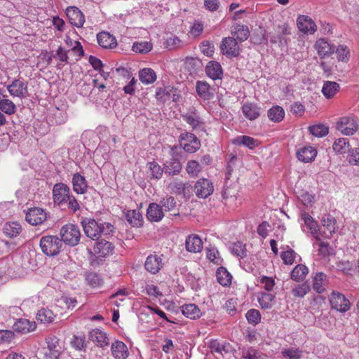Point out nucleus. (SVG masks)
<instances>
[{
  "label": "nucleus",
  "mask_w": 359,
  "mask_h": 359,
  "mask_svg": "<svg viewBox=\"0 0 359 359\" xmlns=\"http://www.w3.org/2000/svg\"><path fill=\"white\" fill-rule=\"evenodd\" d=\"M197 95L203 100H210L214 95L210 85L205 81H198L196 83Z\"/></svg>",
  "instance_id": "obj_19"
},
{
  "label": "nucleus",
  "mask_w": 359,
  "mask_h": 359,
  "mask_svg": "<svg viewBox=\"0 0 359 359\" xmlns=\"http://www.w3.org/2000/svg\"><path fill=\"white\" fill-rule=\"evenodd\" d=\"M337 128L344 135H352L358 130V126L353 116H343L337 122Z\"/></svg>",
  "instance_id": "obj_5"
},
{
  "label": "nucleus",
  "mask_w": 359,
  "mask_h": 359,
  "mask_svg": "<svg viewBox=\"0 0 359 359\" xmlns=\"http://www.w3.org/2000/svg\"><path fill=\"white\" fill-rule=\"evenodd\" d=\"M340 86L335 81H324L322 93L327 99L333 98L335 95L339 91Z\"/></svg>",
  "instance_id": "obj_27"
},
{
  "label": "nucleus",
  "mask_w": 359,
  "mask_h": 359,
  "mask_svg": "<svg viewBox=\"0 0 359 359\" xmlns=\"http://www.w3.org/2000/svg\"><path fill=\"white\" fill-rule=\"evenodd\" d=\"M168 187L172 193L182 194L184 192L186 184L178 179H175L168 184Z\"/></svg>",
  "instance_id": "obj_51"
},
{
  "label": "nucleus",
  "mask_w": 359,
  "mask_h": 359,
  "mask_svg": "<svg viewBox=\"0 0 359 359\" xmlns=\"http://www.w3.org/2000/svg\"><path fill=\"white\" fill-rule=\"evenodd\" d=\"M242 111L245 117L250 121L255 120L259 116V109L254 103L246 102L243 104Z\"/></svg>",
  "instance_id": "obj_29"
},
{
  "label": "nucleus",
  "mask_w": 359,
  "mask_h": 359,
  "mask_svg": "<svg viewBox=\"0 0 359 359\" xmlns=\"http://www.w3.org/2000/svg\"><path fill=\"white\" fill-rule=\"evenodd\" d=\"M258 282L264 285V287L267 291H271L275 285V281L271 277L264 276L261 277Z\"/></svg>",
  "instance_id": "obj_63"
},
{
  "label": "nucleus",
  "mask_w": 359,
  "mask_h": 359,
  "mask_svg": "<svg viewBox=\"0 0 359 359\" xmlns=\"http://www.w3.org/2000/svg\"><path fill=\"white\" fill-rule=\"evenodd\" d=\"M339 61L347 62L349 60L350 51L345 45H339L334 50Z\"/></svg>",
  "instance_id": "obj_52"
},
{
  "label": "nucleus",
  "mask_w": 359,
  "mask_h": 359,
  "mask_svg": "<svg viewBox=\"0 0 359 359\" xmlns=\"http://www.w3.org/2000/svg\"><path fill=\"white\" fill-rule=\"evenodd\" d=\"M163 267L161 256L157 255H149L144 263L145 269L151 274H156Z\"/></svg>",
  "instance_id": "obj_16"
},
{
  "label": "nucleus",
  "mask_w": 359,
  "mask_h": 359,
  "mask_svg": "<svg viewBox=\"0 0 359 359\" xmlns=\"http://www.w3.org/2000/svg\"><path fill=\"white\" fill-rule=\"evenodd\" d=\"M139 79L143 84L149 85L156 81L157 76L152 69L143 68L139 71Z\"/></svg>",
  "instance_id": "obj_31"
},
{
  "label": "nucleus",
  "mask_w": 359,
  "mask_h": 359,
  "mask_svg": "<svg viewBox=\"0 0 359 359\" xmlns=\"http://www.w3.org/2000/svg\"><path fill=\"white\" fill-rule=\"evenodd\" d=\"M7 89L11 95L20 98L25 97L28 93L27 83L20 79H15L7 86Z\"/></svg>",
  "instance_id": "obj_13"
},
{
  "label": "nucleus",
  "mask_w": 359,
  "mask_h": 359,
  "mask_svg": "<svg viewBox=\"0 0 359 359\" xmlns=\"http://www.w3.org/2000/svg\"><path fill=\"white\" fill-rule=\"evenodd\" d=\"M205 73L208 77L213 80H217L222 79L223 72L222 68L218 62L210 61L206 65Z\"/></svg>",
  "instance_id": "obj_26"
},
{
  "label": "nucleus",
  "mask_w": 359,
  "mask_h": 359,
  "mask_svg": "<svg viewBox=\"0 0 359 359\" xmlns=\"http://www.w3.org/2000/svg\"><path fill=\"white\" fill-rule=\"evenodd\" d=\"M112 355L116 359H126L129 355L127 346L121 341H116L111 346Z\"/></svg>",
  "instance_id": "obj_22"
},
{
  "label": "nucleus",
  "mask_w": 359,
  "mask_h": 359,
  "mask_svg": "<svg viewBox=\"0 0 359 359\" xmlns=\"http://www.w3.org/2000/svg\"><path fill=\"white\" fill-rule=\"evenodd\" d=\"M185 245L187 250L192 253L200 252L203 250V241L195 234L189 235L187 238Z\"/></svg>",
  "instance_id": "obj_20"
},
{
  "label": "nucleus",
  "mask_w": 359,
  "mask_h": 359,
  "mask_svg": "<svg viewBox=\"0 0 359 359\" xmlns=\"http://www.w3.org/2000/svg\"><path fill=\"white\" fill-rule=\"evenodd\" d=\"M89 339L102 348L109 344V339L106 333L97 328L90 332Z\"/></svg>",
  "instance_id": "obj_24"
},
{
  "label": "nucleus",
  "mask_w": 359,
  "mask_h": 359,
  "mask_svg": "<svg viewBox=\"0 0 359 359\" xmlns=\"http://www.w3.org/2000/svg\"><path fill=\"white\" fill-rule=\"evenodd\" d=\"M275 295L271 293L259 292L257 294V301L262 309H270L273 305Z\"/></svg>",
  "instance_id": "obj_34"
},
{
  "label": "nucleus",
  "mask_w": 359,
  "mask_h": 359,
  "mask_svg": "<svg viewBox=\"0 0 359 359\" xmlns=\"http://www.w3.org/2000/svg\"><path fill=\"white\" fill-rule=\"evenodd\" d=\"M349 141L345 137L337 139L332 144L334 151L339 154H342L346 153L347 151H349Z\"/></svg>",
  "instance_id": "obj_40"
},
{
  "label": "nucleus",
  "mask_w": 359,
  "mask_h": 359,
  "mask_svg": "<svg viewBox=\"0 0 359 359\" xmlns=\"http://www.w3.org/2000/svg\"><path fill=\"white\" fill-rule=\"evenodd\" d=\"M218 283L224 287H229L231 284L232 276L226 268L220 266L216 272Z\"/></svg>",
  "instance_id": "obj_35"
},
{
  "label": "nucleus",
  "mask_w": 359,
  "mask_h": 359,
  "mask_svg": "<svg viewBox=\"0 0 359 359\" xmlns=\"http://www.w3.org/2000/svg\"><path fill=\"white\" fill-rule=\"evenodd\" d=\"M301 351L299 348H285L281 351L284 357H288L290 359H300Z\"/></svg>",
  "instance_id": "obj_59"
},
{
  "label": "nucleus",
  "mask_w": 359,
  "mask_h": 359,
  "mask_svg": "<svg viewBox=\"0 0 359 359\" xmlns=\"http://www.w3.org/2000/svg\"><path fill=\"white\" fill-rule=\"evenodd\" d=\"M182 314L190 319H198L202 316L200 309L194 304H187L182 306Z\"/></svg>",
  "instance_id": "obj_32"
},
{
  "label": "nucleus",
  "mask_w": 359,
  "mask_h": 359,
  "mask_svg": "<svg viewBox=\"0 0 359 359\" xmlns=\"http://www.w3.org/2000/svg\"><path fill=\"white\" fill-rule=\"evenodd\" d=\"M296 255L297 254L293 250L289 249L282 252L280 254V257L285 264L292 265L295 261Z\"/></svg>",
  "instance_id": "obj_56"
},
{
  "label": "nucleus",
  "mask_w": 359,
  "mask_h": 359,
  "mask_svg": "<svg viewBox=\"0 0 359 359\" xmlns=\"http://www.w3.org/2000/svg\"><path fill=\"white\" fill-rule=\"evenodd\" d=\"M66 15L69 22L79 28L82 27L85 22V17L83 13L76 6L68 7L66 10Z\"/></svg>",
  "instance_id": "obj_14"
},
{
  "label": "nucleus",
  "mask_w": 359,
  "mask_h": 359,
  "mask_svg": "<svg viewBox=\"0 0 359 359\" xmlns=\"http://www.w3.org/2000/svg\"><path fill=\"white\" fill-rule=\"evenodd\" d=\"M348 161L351 165H359V148H353L349 151Z\"/></svg>",
  "instance_id": "obj_64"
},
{
  "label": "nucleus",
  "mask_w": 359,
  "mask_h": 359,
  "mask_svg": "<svg viewBox=\"0 0 359 359\" xmlns=\"http://www.w3.org/2000/svg\"><path fill=\"white\" fill-rule=\"evenodd\" d=\"M0 110L8 115H12L16 111V107L11 100L4 99L0 101Z\"/></svg>",
  "instance_id": "obj_49"
},
{
  "label": "nucleus",
  "mask_w": 359,
  "mask_h": 359,
  "mask_svg": "<svg viewBox=\"0 0 359 359\" xmlns=\"http://www.w3.org/2000/svg\"><path fill=\"white\" fill-rule=\"evenodd\" d=\"M36 327L35 322L24 318L18 320L13 326L14 331L21 334L34 331Z\"/></svg>",
  "instance_id": "obj_21"
},
{
  "label": "nucleus",
  "mask_w": 359,
  "mask_h": 359,
  "mask_svg": "<svg viewBox=\"0 0 359 359\" xmlns=\"http://www.w3.org/2000/svg\"><path fill=\"white\" fill-rule=\"evenodd\" d=\"M183 120L186 121L193 130L200 128L203 125L201 117L196 113L187 114L182 115Z\"/></svg>",
  "instance_id": "obj_43"
},
{
  "label": "nucleus",
  "mask_w": 359,
  "mask_h": 359,
  "mask_svg": "<svg viewBox=\"0 0 359 359\" xmlns=\"http://www.w3.org/2000/svg\"><path fill=\"white\" fill-rule=\"evenodd\" d=\"M232 252L238 257H243L245 256V246L242 242L237 241L233 243Z\"/></svg>",
  "instance_id": "obj_61"
},
{
  "label": "nucleus",
  "mask_w": 359,
  "mask_h": 359,
  "mask_svg": "<svg viewBox=\"0 0 359 359\" xmlns=\"http://www.w3.org/2000/svg\"><path fill=\"white\" fill-rule=\"evenodd\" d=\"M40 247L47 256H55L60 253L62 242L57 236H46L41 238Z\"/></svg>",
  "instance_id": "obj_3"
},
{
  "label": "nucleus",
  "mask_w": 359,
  "mask_h": 359,
  "mask_svg": "<svg viewBox=\"0 0 359 359\" xmlns=\"http://www.w3.org/2000/svg\"><path fill=\"white\" fill-rule=\"evenodd\" d=\"M128 222L133 226H138L142 224V215L137 210H130L126 213Z\"/></svg>",
  "instance_id": "obj_45"
},
{
  "label": "nucleus",
  "mask_w": 359,
  "mask_h": 359,
  "mask_svg": "<svg viewBox=\"0 0 359 359\" xmlns=\"http://www.w3.org/2000/svg\"><path fill=\"white\" fill-rule=\"evenodd\" d=\"M309 132L315 137H322L329 133V128L323 124H318L309 128Z\"/></svg>",
  "instance_id": "obj_48"
},
{
  "label": "nucleus",
  "mask_w": 359,
  "mask_h": 359,
  "mask_svg": "<svg viewBox=\"0 0 359 359\" xmlns=\"http://www.w3.org/2000/svg\"><path fill=\"white\" fill-rule=\"evenodd\" d=\"M322 225L327 229L328 233H321V238H330L337 230V220L330 214L323 215L321 219Z\"/></svg>",
  "instance_id": "obj_15"
},
{
  "label": "nucleus",
  "mask_w": 359,
  "mask_h": 359,
  "mask_svg": "<svg viewBox=\"0 0 359 359\" xmlns=\"http://www.w3.org/2000/svg\"><path fill=\"white\" fill-rule=\"evenodd\" d=\"M159 205L165 212L172 211L176 207V201L172 196H167L161 200Z\"/></svg>",
  "instance_id": "obj_55"
},
{
  "label": "nucleus",
  "mask_w": 359,
  "mask_h": 359,
  "mask_svg": "<svg viewBox=\"0 0 359 359\" xmlns=\"http://www.w3.org/2000/svg\"><path fill=\"white\" fill-rule=\"evenodd\" d=\"M234 35L238 41H245L249 36L248 27L245 25H237L234 27Z\"/></svg>",
  "instance_id": "obj_53"
},
{
  "label": "nucleus",
  "mask_w": 359,
  "mask_h": 359,
  "mask_svg": "<svg viewBox=\"0 0 359 359\" xmlns=\"http://www.w3.org/2000/svg\"><path fill=\"white\" fill-rule=\"evenodd\" d=\"M55 315L48 308L39 309L36 313V318L41 323H50L53 322Z\"/></svg>",
  "instance_id": "obj_38"
},
{
  "label": "nucleus",
  "mask_w": 359,
  "mask_h": 359,
  "mask_svg": "<svg viewBox=\"0 0 359 359\" xmlns=\"http://www.w3.org/2000/svg\"><path fill=\"white\" fill-rule=\"evenodd\" d=\"M98 44L103 48L112 49L116 47V38L107 32H101L97 34Z\"/></svg>",
  "instance_id": "obj_18"
},
{
  "label": "nucleus",
  "mask_w": 359,
  "mask_h": 359,
  "mask_svg": "<svg viewBox=\"0 0 359 359\" xmlns=\"http://www.w3.org/2000/svg\"><path fill=\"white\" fill-rule=\"evenodd\" d=\"M311 290L310 285L307 283L297 285L292 290V294L294 297H304Z\"/></svg>",
  "instance_id": "obj_50"
},
{
  "label": "nucleus",
  "mask_w": 359,
  "mask_h": 359,
  "mask_svg": "<svg viewBox=\"0 0 359 359\" xmlns=\"http://www.w3.org/2000/svg\"><path fill=\"white\" fill-rule=\"evenodd\" d=\"M60 234L62 242L72 247L77 245L81 239L80 229L73 224L64 225L60 229Z\"/></svg>",
  "instance_id": "obj_2"
},
{
  "label": "nucleus",
  "mask_w": 359,
  "mask_h": 359,
  "mask_svg": "<svg viewBox=\"0 0 359 359\" xmlns=\"http://www.w3.org/2000/svg\"><path fill=\"white\" fill-rule=\"evenodd\" d=\"M153 45L150 41H137L133 45L132 50L140 54H146L152 50Z\"/></svg>",
  "instance_id": "obj_46"
},
{
  "label": "nucleus",
  "mask_w": 359,
  "mask_h": 359,
  "mask_svg": "<svg viewBox=\"0 0 359 359\" xmlns=\"http://www.w3.org/2000/svg\"><path fill=\"white\" fill-rule=\"evenodd\" d=\"M233 143L237 145H243L250 149H253L258 146V141L252 137L247 135L238 136L233 141Z\"/></svg>",
  "instance_id": "obj_42"
},
{
  "label": "nucleus",
  "mask_w": 359,
  "mask_h": 359,
  "mask_svg": "<svg viewBox=\"0 0 359 359\" xmlns=\"http://www.w3.org/2000/svg\"><path fill=\"white\" fill-rule=\"evenodd\" d=\"M112 244L106 241L105 240H102L96 243L94 246V251L97 253L100 257H105L112 253L113 251Z\"/></svg>",
  "instance_id": "obj_33"
},
{
  "label": "nucleus",
  "mask_w": 359,
  "mask_h": 359,
  "mask_svg": "<svg viewBox=\"0 0 359 359\" xmlns=\"http://www.w3.org/2000/svg\"><path fill=\"white\" fill-rule=\"evenodd\" d=\"M213 184L208 179L201 178L195 183L194 191L198 198H206L213 193Z\"/></svg>",
  "instance_id": "obj_7"
},
{
  "label": "nucleus",
  "mask_w": 359,
  "mask_h": 359,
  "mask_svg": "<svg viewBox=\"0 0 359 359\" xmlns=\"http://www.w3.org/2000/svg\"><path fill=\"white\" fill-rule=\"evenodd\" d=\"M147 217L151 222H159L164 217L163 210L159 204L150 203L147 210Z\"/></svg>",
  "instance_id": "obj_23"
},
{
  "label": "nucleus",
  "mask_w": 359,
  "mask_h": 359,
  "mask_svg": "<svg viewBox=\"0 0 359 359\" xmlns=\"http://www.w3.org/2000/svg\"><path fill=\"white\" fill-rule=\"evenodd\" d=\"M297 21L299 29L304 34H313L317 29L314 21L307 15H299Z\"/></svg>",
  "instance_id": "obj_17"
},
{
  "label": "nucleus",
  "mask_w": 359,
  "mask_h": 359,
  "mask_svg": "<svg viewBox=\"0 0 359 359\" xmlns=\"http://www.w3.org/2000/svg\"><path fill=\"white\" fill-rule=\"evenodd\" d=\"M301 219L304 225L309 229L312 236L317 240H321V232L318 222L306 212L301 213Z\"/></svg>",
  "instance_id": "obj_12"
},
{
  "label": "nucleus",
  "mask_w": 359,
  "mask_h": 359,
  "mask_svg": "<svg viewBox=\"0 0 359 359\" xmlns=\"http://www.w3.org/2000/svg\"><path fill=\"white\" fill-rule=\"evenodd\" d=\"M15 339L13 331L0 330V344H9Z\"/></svg>",
  "instance_id": "obj_60"
},
{
  "label": "nucleus",
  "mask_w": 359,
  "mask_h": 359,
  "mask_svg": "<svg viewBox=\"0 0 359 359\" xmlns=\"http://www.w3.org/2000/svg\"><path fill=\"white\" fill-rule=\"evenodd\" d=\"M70 196L69 187L63 183L55 184L53 189V198L55 203L61 205L67 200Z\"/></svg>",
  "instance_id": "obj_11"
},
{
  "label": "nucleus",
  "mask_w": 359,
  "mask_h": 359,
  "mask_svg": "<svg viewBox=\"0 0 359 359\" xmlns=\"http://www.w3.org/2000/svg\"><path fill=\"white\" fill-rule=\"evenodd\" d=\"M165 172L170 175H177L182 171V163L178 158H173L167 161L165 165Z\"/></svg>",
  "instance_id": "obj_39"
},
{
  "label": "nucleus",
  "mask_w": 359,
  "mask_h": 359,
  "mask_svg": "<svg viewBox=\"0 0 359 359\" xmlns=\"http://www.w3.org/2000/svg\"><path fill=\"white\" fill-rule=\"evenodd\" d=\"M245 316L248 323L250 324L257 325L261 321V314L257 309H250L246 313Z\"/></svg>",
  "instance_id": "obj_57"
},
{
  "label": "nucleus",
  "mask_w": 359,
  "mask_h": 359,
  "mask_svg": "<svg viewBox=\"0 0 359 359\" xmlns=\"http://www.w3.org/2000/svg\"><path fill=\"white\" fill-rule=\"evenodd\" d=\"M73 190L78 194H83L88 191V184L86 178L79 173H75L72 177Z\"/></svg>",
  "instance_id": "obj_25"
},
{
  "label": "nucleus",
  "mask_w": 359,
  "mask_h": 359,
  "mask_svg": "<svg viewBox=\"0 0 359 359\" xmlns=\"http://www.w3.org/2000/svg\"><path fill=\"white\" fill-rule=\"evenodd\" d=\"M309 272L308 268L304 264L297 265L291 272V278L295 281L303 280Z\"/></svg>",
  "instance_id": "obj_44"
},
{
  "label": "nucleus",
  "mask_w": 359,
  "mask_h": 359,
  "mask_svg": "<svg viewBox=\"0 0 359 359\" xmlns=\"http://www.w3.org/2000/svg\"><path fill=\"white\" fill-rule=\"evenodd\" d=\"M186 172L191 177H197L202 171V166L196 160H189L186 165Z\"/></svg>",
  "instance_id": "obj_41"
},
{
  "label": "nucleus",
  "mask_w": 359,
  "mask_h": 359,
  "mask_svg": "<svg viewBox=\"0 0 359 359\" xmlns=\"http://www.w3.org/2000/svg\"><path fill=\"white\" fill-rule=\"evenodd\" d=\"M317 155V151L315 148L309 146L300 149L297 156L299 161L308 163L313 161Z\"/></svg>",
  "instance_id": "obj_30"
},
{
  "label": "nucleus",
  "mask_w": 359,
  "mask_h": 359,
  "mask_svg": "<svg viewBox=\"0 0 359 359\" xmlns=\"http://www.w3.org/2000/svg\"><path fill=\"white\" fill-rule=\"evenodd\" d=\"M25 219L29 224L37 226L46 220L47 214L42 208H33L28 210Z\"/></svg>",
  "instance_id": "obj_9"
},
{
  "label": "nucleus",
  "mask_w": 359,
  "mask_h": 359,
  "mask_svg": "<svg viewBox=\"0 0 359 359\" xmlns=\"http://www.w3.org/2000/svg\"><path fill=\"white\" fill-rule=\"evenodd\" d=\"M179 143L186 152L194 154L201 148V141L193 133L185 132L180 135Z\"/></svg>",
  "instance_id": "obj_4"
},
{
  "label": "nucleus",
  "mask_w": 359,
  "mask_h": 359,
  "mask_svg": "<svg viewBox=\"0 0 359 359\" xmlns=\"http://www.w3.org/2000/svg\"><path fill=\"white\" fill-rule=\"evenodd\" d=\"M314 48L320 58L323 59L330 56L334 53L335 46L325 39L320 38L316 41Z\"/></svg>",
  "instance_id": "obj_10"
},
{
  "label": "nucleus",
  "mask_w": 359,
  "mask_h": 359,
  "mask_svg": "<svg viewBox=\"0 0 359 359\" xmlns=\"http://www.w3.org/2000/svg\"><path fill=\"white\" fill-rule=\"evenodd\" d=\"M220 50L223 55L228 57H237L240 53V48L233 37H225L220 44Z\"/></svg>",
  "instance_id": "obj_8"
},
{
  "label": "nucleus",
  "mask_w": 359,
  "mask_h": 359,
  "mask_svg": "<svg viewBox=\"0 0 359 359\" xmlns=\"http://www.w3.org/2000/svg\"><path fill=\"white\" fill-rule=\"evenodd\" d=\"M318 252L323 257H328L333 254V249L329 243L325 242H320L318 243Z\"/></svg>",
  "instance_id": "obj_62"
},
{
  "label": "nucleus",
  "mask_w": 359,
  "mask_h": 359,
  "mask_svg": "<svg viewBox=\"0 0 359 359\" xmlns=\"http://www.w3.org/2000/svg\"><path fill=\"white\" fill-rule=\"evenodd\" d=\"M329 300L332 308L339 312L344 313L350 309L349 300L339 292H332Z\"/></svg>",
  "instance_id": "obj_6"
},
{
  "label": "nucleus",
  "mask_w": 359,
  "mask_h": 359,
  "mask_svg": "<svg viewBox=\"0 0 359 359\" xmlns=\"http://www.w3.org/2000/svg\"><path fill=\"white\" fill-rule=\"evenodd\" d=\"M174 90L170 86L156 88V98L162 102H165L170 96V93Z\"/></svg>",
  "instance_id": "obj_47"
},
{
  "label": "nucleus",
  "mask_w": 359,
  "mask_h": 359,
  "mask_svg": "<svg viewBox=\"0 0 359 359\" xmlns=\"http://www.w3.org/2000/svg\"><path fill=\"white\" fill-rule=\"evenodd\" d=\"M85 234L93 240H97L102 234L107 235L114 231V227L109 223L98 224L94 219L82 222Z\"/></svg>",
  "instance_id": "obj_1"
},
{
  "label": "nucleus",
  "mask_w": 359,
  "mask_h": 359,
  "mask_svg": "<svg viewBox=\"0 0 359 359\" xmlns=\"http://www.w3.org/2000/svg\"><path fill=\"white\" fill-rule=\"evenodd\" d=\"M327 276L323 272H318L313 278V289L318 294L325 291Z\"/></svg>",
  "instance_id": "obj_28"
},
{
  "label": "nucleus",
  "mask_w": 359,
  "mask_h": 359,
  "mask_svg": "<svg viewBox=\"0 0 359 359\" xmlns=\"http://www.w3.org/2000/svg\"><path fill=\"white\" fill-rule=\"evenodd\" d=\"M22 231L20 224L16 222L6 223L3 229L6 236L13 238L18 236Z\"/></svg>",
  "instance_id": "obj_36"
},
{
  "label": "nucleus",
  "mask_w": 359,
  "mask_h": 359,
  "mask_svg": "<svg viewBox=\"0 0 359 359\" xmlns=\"http://www.w3.org/2000/svg\"><path fill=\"white\" fill-rule=\"evenodd\" d=\"M86 280L88 283L93 287H98L103 283L100 276L95 273H90L87 275Z\"/></svg>",
  "instance_id": "obj_58"
},
{
  "label": "nucleus",
  "mask_w": 359,
  "mask_h": 359,
  "mask_svg": "<svg viewBox=\"0 0 359 359\" xmlns=\"http://www.w3.org/2000/svg\"><path fill=\"white\" fill-rule=\"evenodd\" d=\"M267 116L271 121L279 123L285 117V111L280 106H273L268 110Z\"/></svg>",
  "instance_id": "obj_37"
},
{
  "label": "nucleus",
  "mask_w": 359,
  "mask_h": 359,
  "mask_svg": "<svg viewBox=\"0 0 359 359\" xmlns=\"http://www.w3.org/2000/svg\"><path fill=\"white\" fill-rule=\"evenodd\" d=\"M149 170H150L151 178L160 179L163 173V170L161 165L156 162L152 161L147 163Z\"/></svg>",
  "instance_id": "obj_54"
}]
</instances>
